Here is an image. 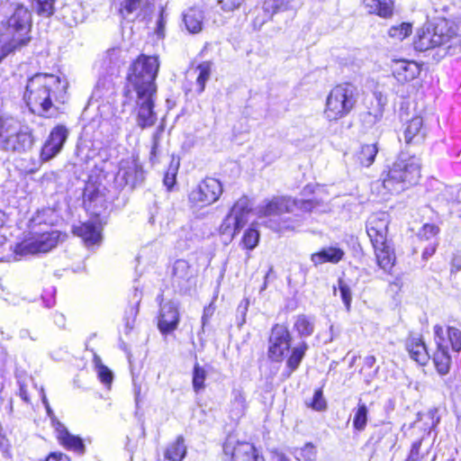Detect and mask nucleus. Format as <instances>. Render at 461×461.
Instances as JSON below:
<instances>
[{
    "instance_id": "nucleus-1",
    "label": "nucleus",
    "mask_w": 461,
    "mask_h": 461,
    "mask_svg": "<svg viewBox=\"0 0 461 461\" xmlns=\"http://www.w3.org/2000/svg\"><path fill=\"white\" fill-rule=\"evenodd\" d=\"M68 86L65 77L38 73L28 79L23 98L32 113L45 115L50 113L55 103L67 101Z\"/></svg>"
},
{
    "instance_id": "nucleus-2",
    "label": "nucleus",
    "mask_w": 461,
    "mask_h": 461,
    "mask_svg": "<svg viewBox=\"0 0 461 461\" xmlns=\"http://www.w3.org/2000/svg\"><path fill=\"white\" fill-rule=\"evenodd\" d=\"M315 207L313 200H296L288 196H274L262 201L255 209V214L259 218H266L264 224L271 230L282 232L292 230L301 225V219L292 220L284 217L285 213H294L297 210L310 212Z\"/></svg>"
},
{
    "instance_id": "nucleus-3",
    "label": "nucleus",
    "mask_w": 461,
    "mask_h": 461,
    "mask_svg": "<svg viewBox=\"0 0 461 461\" xmlns=\"http://www.w3.org/2000/svg\"><path fill=\"white\" fill-rule=\"evenodd\" d=\"M420 177V160L416 156L402 153L382 180L372 184L382 199L388 194H399L414 185Z\"/></svg>"
},
{
    "instance_id": "nucleus-4",
    "label": "nucleus",
    "mask_w": 461,
    "mask_h": 461,
    "mask_svg": "<svg viewBox=\"0 0 461 461\" xmlns=\"http://www.w3.org/2000/svg\"><path fill=\"white\" fill-rule=\"evenodd\" d=\"M413 45L419 51L438 48L442 55L453 56L461 51V37L447 20L440 19L418 30Z\"/></svg>"
},
{
    "instance_id": "nucleus-5",
    "label": "nucleus",
    "mask_w": 461,
    "mask_h": 461,
    "mask_svg": "<svg viewBox=\"0 0 461 461\" xmlns=\"http://www.w3.org/2000/svg\"><path fill=\"white\" fill-rule=\"evenodd\" d=\"M433 332L437 349L432 360L438 373L444 375L449 372L453 359L461 352V330L437 324L433 327Z\"/></svg>"
},
{
    "instance_id": "nucleus-6",
    "label": "nucleus",
    "mask_w": 461,
    "mask_h": 461,
    "mask_svg": "<svg viewBox=\"0 0 461 461\" xmlns=\"http://www.w3.org/2000/svg\"><path fill=\"white\" fill-rule=\"evenodd\" d=\"M158 68L157 56L140 55L130 67L124 97H133V92L157 91L155 79Z\"/></svg>"
},
{
    "instance_id": "nucleus-7",
    "label": "nucleus",
    "mask_w": 461,
    "mask_h": 461,
    "mask_svg": "<svg viewBox=\"0 0 461 461\" xmlns=\"http://www.w3.org/2000/svg\"><path fill=\"white\" fill-rule=\"evenodd\" d=\"M31 27V14L23 6H18L6 22L5 32L1 35L2 53L0 61L12 51L29 41L27 34Z\"/></svg>"
},
{
    "instance_id": "nucleus-8",
    "label": "nucleus",
    "mask_w": 461,
    "mask_h": 461,
    "mask_svg": "<svg viewBox=\"0 0 461 461\" xmlns=\"http://www.w3.org/2000/svg\"><path fill=\"white\" fill-rule=\"evenodd\" d=\"M358 89L350 83L335 86L330 91L325 103L323 114L329 122H336L346 117L358 100Z\"/></svg>"
},
{
    "instance_id": "nucleus-9",
    "label": "nucleus",
    "mask_w": 461,
    "mask_h": 461,
    "mask_svg": "<svg viewBox=\"0 0 461 461\" xmlns=\"http://www.w3.org/2000/svg\"><path fill=\"white\" fill-rule=\"evenodd\" d=\"M222 194V185L219 180L206 177L193 189L188 201L193 208H203L215 203Z\"/></svg>"
},
{
    "instance_id": "nucleus-10",
    "label": "nucleus",
    "mask_w": 461,
    "mask_h": 461,
    "mask_svg": "<svg viewBox=\"0 0 461 461\" xmlns=\"http://www.w3.org/2000/svg\"><path fill=\"white\" fill-rule=\"evenodd\" d=\"M157 91L133 92V97L125 98L123 106L128 100H135V109L137 111V124L144 129L152 126L157 121V113L154 111V102Z\"/></svg>"
},
{
    "instance_id": "nucleus-11",
    "label": "nucleus",
    "mask_w": 461,
    "mask_h": 461,
    "mask_svg": "<svg viewBox=\"0 0 461 461\" xmlns=\"http://www.w3.org/2000/svg\"><path fill=\"white\" fill-rule=\"evenodd\" d=\"M60 236L61 234L58 230L36 234L21 243L16 249V253L33 255L49 252L58 245Z\"/></svg>"
},
{
    "instance_id": "nucleus-12",
    "label": "nucleus",
    "mask_w": 461,
    "mask_h": 461,
    "mask_svg": "<svg viewBox=\"0 0 461 461\" xmlns=\"http://www.w3.org/2000/svg\"><path fill=\"white\" fill-rule=\"evenodd\" d=\"M115 180L120 185L134 187L143 180V170L135 159H123L120 163Z\"/></svg>"
},
{
    "instance_id": "nucleus-13",
    "label": "nucleus",
    "mask_w": 461,
    "mask_h": 461,
    "mask_svg": "<svg viewBox=\"0 0 461 461\" xmlns=\"http://www.w3.org/2000/svg\"><path fill=\"white\" fill-rule=\"evenodd\" d=\"M290 334L284 325H276L269 339V357L280 361L290 347Z\"/></svg>"
},
{
    "instance_id": "nucleus-14",
    "label": "nucleus",
    "mask_w": 461,
    "mask_h": 461,
    "mask_svg": "<svg viewBox=\"0 0 461 461\" xmlns=\"http://www.w3.org/2000/svg\"><path fill=\"white\" fill-rule=\"evenodd\" d=\"M389 215L384 212L374 213L366 222V233L371 242L381 244L387 240Z\"/></svg>"
},
{
    "instance_id": "nucleus-15",
    "label": "nucleus",
    "mask_w": 461,
    "mask_h": 461,
    "mask_svg": "<svg viewBox=\"0 0 461 461\" xmlns=\"http://www.w3.org/2000/svg\"><path fill=\"white\" fill-rule=\"evenodd\" d=\"M67 138L68 131L66 127L62 125L55 127L41 149V159L47 161L54 158L61 150Z\"/></svg>"
},
{
    "instance_id": "nucleus-16",
    "label": "nucleus",
    "mask_w": 461,
    "mask_h": 461,
    "mask_svg": "<svg viewBox=\"0 0 461 461\" xmlns=\"http://www.w3.org/2000/svg\"><path fill=\"white\" fill-rule=\"evenodd\" d=\"M224 452L231 453L234 461H265L254 445L249 442H237L233 447L227 442L224 445Z\"/></svg>"
},
{
    "instance_id": "nucleus-17",
    "label": "nucleus",
    "mask_w": 461,
    "mask_h": 461,
    "mask_svg": "<svg viewBox=\"0 0 461 461\" xmlns=\"http://www.w3.org/2000/svg\"><path fill=\"white\" fill-rule=\"evenodd\" d=\"M179 323V312L177 305L168 302L160 307V314L158 327L162 334H168L174 331Z\"/></svg>"
},
{
    "instance_id": "nucleus-18",
    "label": "nucleus",
    "mask_w": 461,
    "mask_h": 461,
    "mask_svg": "<svg viewBox=\"0 0 461 461\" xmlns=\"http://www.w3.org/2000/svg\"><path fill=\"white\" fill-rule=\"evenodd\" d=\"M54 422L56 424L55 433L59 443L68 450L83 455L86 451V447L82 438L71 434L60 421Z\"/></svg>"
},
{
    "instance_id": "nucleus-19",
    "label": "nucleus",
    "mask_w": 461,
    "mask_h": 461,
    "mask_svg": "<svg viewBox=\"0 0 461 461\" xmlns=\"http://www.w3.org/2000/svg\"><path fill=\"white\" fill-rule=\"evenodd\" d=\"M392 71L396 80L403 84L416 78L420 73V68L414 61L399 59L393 61Z\"/></svg>"
},
{
    "instance_id": "nucleus-20",
    "label": "nucleus",
    "mask_w": 461,
    "mask_h": 461,
    "mask_svg": "<svg viewBox=\"0 0 461 461\" xmlns=\"http://www.w3.org/2000/svg\"><path fill=\"white\" fill-rule=\"evenodd\" d=\"M377 265L384 272L389 273L394 266V250L389 240L382 241L381 244L373 242Z\"/></svg>"
},
{
    "instance_id": "nucleus-21",
    "label": "nucleus",
    "mask_w": 461,
    "mask_h": 461,
    "mask_svg": "<svg viewBox=\"0 0 461 461\" xmlns=\"http://www.w3.org/2000/svg\"><path fill=\"white\" fill-rule=\"evenodd\" d=\"M73 232L80 237L87 247L99 245L101 243V228L95 222L86 221L74 226Z\"/></svg>"
},
{
    "instance_id": "nucleus-22",
    "label": "nucleus",
    "mask_w": 461,
    "mask_h": 461,
    "mask_svg": "<svg viewBox=\"0 0 461 461\" xmlns=\"http://www.w3.org/2000/svg\"><path fill=\"white\" fill-rule=\"evenodd\" d=\"M406 349L411 359L424 366L429 359V356L424 341L420 337L410 336L406 340Z\"/></svg>"
},
{
    "instance_id": "nucleus-23",
    "label": "nucleus",
    "mask_w": 461,
    "mask_h": 461,
    "mask_svg": "<svg viewBox=\"0 0 461 461\" xmlns=\"http://www.w3.org/2000/svg\"><path fill=\"white\" fill-rule=\"evenodd\" d=\"M149 0H115L114 5L122 19L133 21L140 12L143 5H148Z\"/></svg>"
},
{
    "instance_id": "nucleus-24",
    "label": "nucleus",
    "mask_w": 461,
    "mask_h": 461,
    "mask_svg": "<svg viewBox=\"0 0 461 461\" xmlns=\"http://www.w3.org/2000/svg\"><path fill=\"white\" fill-rule=\"evenodd\" d=\"M6 150L12 151H25L32 145V138L27 129L22 130L17 134H14L11 139H7L1 144Z\"/></svg>"
},
{
    "instance_id": "nucleus-25",
    "label": "nucleus",
    "mask_w": 461,
    "mask_h": 461,
    "mask_svg": "<svg viewBox=\"0 0 461 461\" xmlns=\"http://www.w3.org/2000/svg\"><path fill=\"white\" fill-rule=\"evenodd\" d=\"M344 254V251L338 247H327L313 253L311 257V260L315 266L328 262L337 264L343 258Z\"/></svg>"
},
{
    "instance_id": "nucleus-26",
    "label": "nucleus",
    "mask_w": 461,
    "mask_h": 461,
    "mask_svg": "<svg viewBox=\"0 0 461 461\" xmlns=\"http://www.w3.org/2000/svg\"><path fill=\"white\" fill-rule=\"evenodd\" d=\"M248 408L245 393L240 388H235L231 391L230 402V415L232 420H240L244 416Z\"/></svg>"
},
{
    "instance_id": "nucleus-27",
    "label": "nucleus",
    "mask_w": 461,
    "mask_h": 461,
    "mask_svg": "<svg viewBox=\"0 0 461 461\" xmlns=\"http://www.w3.org/2000/svg\"><path fill=\"white\" fill-rule=\"evenodd\" d=\"M193 277L190 265L186 260H176L172 267V280L179 287H185Z\"/></svg>"
},
{
    "instance_id": "nucleus-28",
    "label": "nucleus",
    "mask_w": 461,
    "mask_h": 461,
    "mask_svg": "<svg viewBox=\"0 0 461 461\" xmlns=\"http://www.w3.org/2000/svg\"><path fill=\"white\" fill-rule=\"evenodd\" d=\"M423 121L420 116L410 120L404 129L403 137L406 143H419L423 140L425 133L422 130Z\"/></svg>"
},
{
    "instance_id": "nucleus-29",
    "label": "nucleus",
    "mask_w": 461,
    "mask_h": 461,
    "mask_svg": "<svg viewBox=\"0 0 461 461\" xmlns=\"http://www.w3.org/2000/svg\"><path fill=\"white\" fill-rule=\"evenodd\" d=\"M252 212V203L248 196H241L231 207L229 213L233 215L235 220L245 226L249 220V215Z\"/></svg>"
},
{
    "instance_id": "nucleus-30",
    "label": "nucleus",
    "mask_w": 461,
    "mask_h": 461,
    "mask_svg": "<svg viewBox=\"0 0 461 461\" xmlns=\"http://www.w3.org/2000/svg\"><path fill=\"white\" fill-rule=\"evenodd\" d=\"M203 13L197 8L188 9L183 15V22L190 33H198L203 29Z\"/></svg>"
},
{
    "instance_id": "nucleus-31",
    "label": "nucleus",
    "mask_w": 461,
    "mask_h": 461,
    "mask_svg": "<svg viewBox=\"0 0 461 461\" xmlns=\"http://www.w3.org/2000/svg\"><path fill=\"white\" fill-rule=\"evenodd\" d=\"M364 6L369 14H375L382 18H389L393 14V3L382 0H363Z\"/></svg>"
},
{
    "instance_id": "nucleus-32",
    "label": "nucleus",
    "mask_w": 461,
    "mask_h": 461,
    "mask_svg": "<svg viewBox=\"0 0 461 461\" xmlns=\"http://www.w3.org/2000/svg\"><path fill=\"white\" fill-rule=\"evenodd\" d=\"M23 129L21 123L12 117L0 118V144Z\"/></svg>"
},
{
    "instance_id": "nucleus-33",
    "label": "nucleus",
    "mask_w": 461,
    "mask_h": 461,
    "mask_svg": "<svg viewBox=\"0 0 461 461\" xmlns=\"http://www.w3.org/2000/svg\"><path fill=\"white\" fill-rule=\"evenodd\" d=\"M242 228L243 226L235 220L233 215L228 213L219 227V232L225 237L226 242H230Z\"/></svg>"
},
{
    "instance_id": "nucleus-34",
    "label": "nucleus",
    "mask_w": 461,
    "mask_h": 461,
    "mask_svg": "<svg viewBox=\"0 0 461 461\" xmlns=\"http://www.w3.org/2000/svg\"><path fill=\"white\" fill-rule=\"evenodd\" d=\"M186 454V447L184 438L178 437L176 440L169 445L165 452V457L169 461H182Z\"/></svg>"
},
{
    "instance_id": "nucleus-35",
    "label": "nucleus",
    "mask_w": 461,
    "mask_h": 461,
    "mask_svg": "<svg viewBox=\"0 0 461 461\" xmlns=\"http://www.w3.org/2000/svg\"><path fill=\"white\" fill-rule=\"evenodd\" d=\"M290 2L288 0H265L263 3L262 9L265 13V19H270L275 14L280 11H285L290 8Z\"/></svg>"
},
{
    "instance_id": "nucleus-36",
    "label": "nucleus",
    "mask_w": 461,
    "mask_h": 461,
    "mask_svg": "<svg viewBox=\"0 0 461 461\" xmlns=\"http://www.w3.org/2000/svg\"><path fill=\"white\" fill-rule=\"evenodd\" d=\"M377 152L378 148L376 143L362 145L360 150L357 152V159L361 165L369 167L374 163Z\"/></svg>"
},
{
    "instance_id": "nucleus-37",
    "label": "nucleus",
    "mask_w": 461,
    "mask_h": 461,
    "mask_svg": "<svg viewBox=\"0 0 461 461\" xmlns=\"http://www.w3.org/2000/svg\"><path fill=\"white\" fill-rule=\"evenodd\" d=\"M431 446L424 444L423 439H419L412 443L408 460L410 461H425L429 454Z\"/></svg>"
},
{
    "instance_id": "nucleus-38",
    "label": "nucleus",
    "mask_w": 461,
    "mask_h": 461,
    "mask_svg": "<svg viewBox=\"0 0 461 461\" xmlns=\"http://www.w3.org/2000/svg\"><path fill=\"white\" fill-rule=\"evenodd\" d=\"M93 362L100 382L104 384L105 386H110L113 380V372L103 364L102 359L99 356L95 355Z\"/></svg>"
},
{
    "instance_id": "nucleus-39",
    "label": "nucleus",
    "mask_w": 461,
    "mask_h": 461,
    "mask_svg": "<svg viewBox=\"0 0 461 461\" xmlns=\"http://www.w3.org/2000/svg\"><path fill=\"white\" fill-rule=\"evenodd\" d=\"M307 348L308 345L306 342H302L299 346L292 349L291 356L286 361L287 367L289 368V375L297 369Z\"/></svg>"
},
{
    "instance_id": "nucleus-40",
    "label": "nucleus",
    "mask_w": 461,
    "mask_h": 461,
    "mask_svg": "<svg viewBox=\"0 0 461 461\" xmlns=\"http://www.w3.org/2000/svg\"><path fill=\"white\" fill-rule=\"evenodd\" d=\"M192 376L193 389L196 393H199L205 388L207 371L203 366H200L198 363H195L193 368Z\"/></svg>"
},
{
    "instance_id": "nucleus-41",
    "label": "nucleus",
    "mask_w": 461,
    "mask_h": 461,
    "mask_svg": "<svg viewBox=\"0 0 461 461\" xmlns=\"http://www.w3.org/2000/svg\"><path fill=\"white\" fill-rule=\"evenodd\" d=\"M353 427L358 431L365 429L367 423L368 410L364 402H359L356 409H354Z\"/></svg>"
},
{
    "instance_id": "nucleus-42",
    "label": "nucleus",
    "mask_w": 461,
    "mask_h": 461,
    "mask_svg": "<svg viewBox=\"0 0 461 461\" xmlns=\"http://www.w3.org/2000/svg\"><path fill=\"white\" fill-rule=\"evenodd\" d=\"M212 71V63L205 61L201 63L195 68V72H197L196 77V85L198 86L197 92L202 93L204 90L205 83L208 81L211 76Z\"/></svg>"
},
{
    "instance_id": "nucleus-43",
    "label": "nucleus",
    "mask_w": 461,
    "mask_h": 461,
    "mask_svg": "<svg viewBox=\"0 0 461 461\" xmlns=\"http://www.w3.org/2000/svg\"><path fill=\"white\" fill-rule=\"evenodd\" d=\"M294 328L300 336L309 337L313 332L314 324L313 321L307 316L300 315L296 318Z\"/></svg>"
},
{
    "instance_id": "nucleus-44",
    "label": "nucleus",
    "mask_w": 461,
    "mask_h": 461,
    "mask_svg": "<svg viewBox=\"0 0 461 461\" xmlns=\"http://www.w3.org/2000/svg\"><path fill=\"white\" fill-rule=\"evenodd\" d=\"M411 33V25L402 23L399 25L392 26L388 31V35L395 40L402 41Z\"/></svg>"
},
{
    "instance_id": "nucleus-45",
    "label": "nucleus",
    "mask_w": 461,
    "mask_h": 461,
    "mask_svg": "<svg viewBox=\"0 0 461 461\" xmlns=\"http://www.w3.org/2000/svg\"><path fill=\"white\" fill-rule=\"evenodd\" d=\"M259 232L254 228H249L242 237L243 247L249 250L254 249L259 241Z\"/></svg>"
},
{
    "instance_id": "nucleus-46",
    "label": "nucleus",
    "mask_w": 461,
    "mask_h": 461,
    "mask_svg": "<svg viewBox=\"0 0 461 461\" xmlns=\"http://www.w3.org/2000/svg\"><path fill=\"white\" fill-rule=\"evenodd\" d=\"M245 0H217V6L224 14H232L238 10Z\"/></svg>"
},
{
    "instance_id": "nucleus-47",
    "label": "nucleus",
    "mask_w": 461,
    "mask_h": 461,
    "mask_svg": "<svg viewBox=\"0 0 461 461\" xmlns=\"http://www.w3.org/2000/svg\"><path fill=\"white\" fill-rule=\"evenodd\" d=\"M338 285L342 302L347 309V312H349L352 300L351 289L349 285L342 279L339 280Z\"/></svg>"
},
{
    "instance_id": "nucleus-48",
    "label": "nucleus",
    "mask_w": 461,
    "mask_h": 461,
    "mask_svg": "<svg viewBox=\"0 0 461 461\" xmlns=\"http://www.w3.org/2000/svg\"><path fill=\"white\" fill-rule=\"evenodd\" d=\"M39 14L49 17L53 14L55 0H34Z\"/></svg>"
},
{
    "instance_id": "nucleus-49",
    "label": "nucleus",
    "mask_w": 461,
    "mask_h": 461,
    "mask_svg": "<svg viewBox=\"0 0 461 461\" xmlns=\"http://www.w3.org/2000/svg\"><path fill=\"white\" fill-rule=\"evenodd\" d=\"M310 405L313 410L318 411H321L326 409L327 403L321 389H318L314 392L312 401Z\"/></svg>"
},
{
    "instance_id": "nucleus-50",
    "label": "nucleus",
    "mask_w": 461,
    "mask_h": 461,
    "mask_svg": "<svg viewBox=\"0 0 461 461\" xmlns=\"http://www.w3.org/2000/svg\"><path fill=\"white\" fill-rule=\"evenodd\" d=\"M438 232V228L434 224H424L419 231L418 236L422 240H430L436 237Z\"/></svg>"
},
{
    "instance_id": "nucleus-51",
    "label": "nucleus",
    "mask_w": 461,
    "mask_h": 461,
    "mask_svg": "<svg viewBox=\"0 0 461 461\" xmlns=\"http://www.w3.org/2000/svg\"><path fill=\"white\" fill-rule=\"evenodd\" d=\"M376 101H377V107L374 110V113L368 112L367 115H366L369 118L367 120L370 122H375L379 121L383 116L384 104H383L382 96L381 95L376 96Z\"/></svg>"
},
{
    "instance_id": "nucleus-52",
    "label": "nucleus",
    "mask_w": 461,
    "mask_h": 461,
    "mask_svg": "<svg viewBox=\"0 0 461 461\" xmlns=\"http://www.w3.org/2000/svg\"><path fill=\"white\" fill-rule=\"evenodd\" d=\"M302 456L305 460L312 461L316 456L315 447L312 443H307L301 449Z\"/></svg>"
},
{
    "instance_id": "nucleus-53",
    "label": "nucleus",
    "mask_w": 461,
    "mask_h": 461,
    "mask_svg": "<svg viewBox=\"0 0 461 461\" xmlns=\"http://www.w3.org/2000/svg\"><path fill=\"white\" fill-rule=\"evenodd\" d=\"M166 24H167V19L164 15V12L161 11L159 14V17L157 21V28H156V34L158 35V38H164Z\"/></svg>"
},
{
    "instance_id": "nucleus-54",
    "label": "nucleus",
    "mask_w": 461,
    "mask_h": 461,
    "mask_svg": "<svg viewBox=\"0 0 461 461\" xmlns=\"http://www.w3.org/2000/svg\"><path fill=\"white\" fill-rule=\"evenodd\" d=\"M176 181V169H173L172 172H167L164 177V185L167 187V189H171L175 185Z\"/></svg>"
},
{
    "instance_id": "nucleus-55",
    "label": "nucleus",
    "mask_w": 461,
    "mask_h": 461,
    "mask_svg": "<svg viewBox=\"0 0 461 461\" xmlns=\"http://www.w3.org/2000/svg\"><path fill=\"white\" fill-rule=\"evenodd\" d=\"M46 461H70V459L67 455L63 453L54 452L49 455V456L46 458Z\"/></svg>"
},
{
    "instance_id": "nucleus-56",
    "label": "nucleus",
    "mask_w": 461,
    "mask_h": 461,
    "mask_svg": "<svg viewBox=\"0 0 461 461\" xmlns=\"http://www.w3.org/2000/svg\"><path fill=\"white\" fill-rule=\"evenodd\" d=\"M271 456L274 461H291L285 453L277 449L271 451Z\"/></svg>"
},
{
    "instance_id": "nucleus-57",
    "label": "nucleus",
    "mask_w": 461,
    "mask_h": 461,
    "mask_svg": "<svg viewBox=\"0 0 461 461\" xmlns=\"http://www.w3.org/2000/svg\"><path fill=\"white\" fill-rule=\"evenodd\" d=\"M436 251V243L432 242L429 244V246L426 247L422 252V258L423 259L427 260L429 258H430Z\"/></svg>"
},
{
    "instance_id": "nucleus-58",
    "label": "nucleus",
    "mask_w": 461,
    "mask_h": 461,
    "mask_svg": "<svg viewBox=\"0 0 461 461\" xmlns=\"http://www.w3.org/2000/svg\"><path fill=\"white\" fill-rule=\"evenodd\" d=\"M158 132L153 136V143L150 150V159H154L157 157L158 146Z\"/></svg>"
},
{
    "instance_id": "nucleus-59",
    "label": "nucleus",
    "mask_w": 461,
    "mask_h": 461,
    "mask_svg": "<svg viewBox=\"0 0 461 461\" xmlns=\"http://www.w3.org/2000/svg\"><path fill=\"white\" fill-rule=\"evenodd\" d=\"M19 338L23 340L30 339L32 341L37 340V336H33L29 330L23 329L19 331Z\"/></svg>"
},
{
    "instance_id": "nucleus-60",
    "label": "nucleus",
    "mask_w": 461,
    "mask_h": 461,
    "mask_svg": "<svg viewBox=\"0 0 461 461\" xmlns=\"http://www.w3.org/2000/svg\"><path fill=\"white\" fill-rule=\"evenodd\" d=\"M45 409H46V411H47V414H48L49 418L50 419L51 425H52V427L55 429H56V424H55L54 421H59V420L55 416L54 411H52V409L50 408V405L45 407Z\"/></svg>"
},
{
    "instance_id": "nucleus-61",
    "label": "nucleus",
    "mask_w": 461,
    "mask_h": 461,
    "mask_svg": "<svg viewBox=\"0 0 461 461\" xmlns=\"http://www.w3.org/2000/svg\"><path fill=\"white\" fill-rule=\"evenodd\" d=\"M20 397L26 402H29V394L25 388V385L23 384H20V392H19Z\"/></svg>"
},
{
    "instance_id": "nucleus-62",
    "label": "nucleus",
    "mask_w": 461,
    "mask_h": 461,
    "mask_svg": "<svg viewBox=\"0 0 461 461\" xmlns=\"http://www.w3.org/2000/svg\"><path fill=\"white\" fill-rule=\"evenodd\" d=\"M375 362L376 358L375 357V356H367L364 359L365 366H367L368 368H372L375 366Z\"/></svg>"
},
{
    "instance_id": "nucleus-63",
    "label": "nucleus",
    "mask_w": 461,
    "mask_h": 461,
    "mask_svg": "<svg viewBox=\"0 0 461 461\" xmlns=\"http://www.w3.org/2000/svg\"><path fill=\"white\" fill-rule=\"evenodd\" d=\"M212 312L211 311L210 308H206L204 309L203 311V315L202 317V321H203V325H205V323L207 322L209 317L212 315Z\"/></svg>"
},
{
    "instance_id": "nucleus-64",
    "label": "nucleus",
    "mask_w": 461,
    "mask_h": 461,
    "mask_svg": "<svg viewBox=\"0 0 461 461\" xmlns=\"http://www.w3.org/2000/svg\"><path fill=\"white\" fill-rule=\"evenodd\" d=\"M141 299V292H140L137 288L133 293V300L135 301L136 305L138 306Z\"/></svg>"
}]
</instances>
